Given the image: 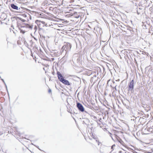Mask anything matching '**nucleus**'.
Returning a JSON list of instances; mask_svg holds the SVG:
<instances>
[{
    "instance_id": "obj_32",
    "label": "nucleus",
    "mask_w": 153,
    "mask_h": 153,
    "mask_svg": "<svg viewBox=\"0 0 153 153\" xmlns=\"http://www.w3.org/2000/svg\"><path fill=\"white\" fill-rule=\"evenodd\" d=\"M54 59H54V58H51V59H52V61H53V60H54Z\"/></svg>"
},
{
    "instance_id": "obj_44",
    "label": "nucleus",
    "mask_w": 153,
    "mask_h": 153,
    "mask_svg": "<svg viewBox=\"0 0 153 153\" xmlns=\"http://www.w3.org/2000/svg\"><path fill=\"white\" fill-rule=\"evenodd\" d=\"M101 120V118H100V120H99V121H100V120Z\"/></svg>"
},
{
    "instance_id": "obj_47",
    "label": "nucleus",
    "mask_w": 153,
    "mask_h": 153,
    "mask_svg": "<svg viewBox=\"0 0 153 153\" xmlns=\"http://www.w3.org/2000/svg\"><path fill=\"white\" fill-rule=\"evenodd\" d=\"M56 82L57 83V81L56 80Z\"/></svg>"
},
{
    "instance_id": "obj_12",
    "label": "nucleus",
    "mask_w": 153,
    "mask_h": 153,
    "mask_svg": "<svg viewBox=\"0 0 153 153\" xmlns=\"http://www.w3.org/2000/svg\"><path fill=\"white\" fill-rule=\"evenodd\" d=\"M13 18H15L16 20H17L18 19H19V20H21L22 22H25L26 21V20H25L24 19H23L22 18H21L19 17H17V16L15 17H13Z\"/></svg>"
},
{
    "instance_id": "obj_34",
    "label": "nucleus",
    "mask_w": 153,
    "mask_h": 153,
    "mask_svg": "<svg viewBox=\"0 0 153 153\" xmlns=\"http://www.w3.org/2000/svg\"><path fill=\"white\" fill-rule=\"evenodd\" d=\"M60 115L61 116H62V114L61 112V113H60Z\"/></svg>"
},
{
    "instance_id": "obj_13",
    "label": "nucleus",
    "mask_w": 153,
    "mask_h": 153,
    "mask_svg": "<svg viewBox=\"0 0 153 153\" xmlns=\"http://www.w3.org/2000/svg\"><path fill=\"white\" fill-rule=\"evenodd\" d=\"M53 52H52V55H53L54 56H57V52L56 50H54L53 51Z\"/></svg>"
},
{
    "instance_id": "obj_36",
    "label": "nucleus",
    "mask_w": 153,
    "mask_h": 153,
    "mask_svg": "<svg viewBox=\"0 0 153 153\" xmlns=\"http://www.w3.org/2000/svg\"><path fill=\"white\" fill-rule=\"evenodd\" d=\"M4 84L5 86L7 85L6 84V83H5V82H4Z\"/></svg>"
},
{
    "instance_id": "obj_19",
    "label": "nucleus",
    "mask_w": 153,
    "mask_h": 153,
    "mask_svg": "<svg viewBox=\"0 0 153 153\" xmlns=\"http://www.w3.org/2000/svg\"><path fill=\"white\" fill-rule=\"evenodd\" d=\"M80 58L79 57H78L76 59V61L77 62H79L80 61Z\"/></svg>"
},
{
    "instance_id": "obj_42",
    "label": "nucleus",
    "mask_w": 153,
    "mask_h": 153,
    "mask_svg": "<svg viewBox=\"0 0 153 153\" xmlns=\"http://www.w3.org/2000/svg\"><path fill=\"white\" fill-rule=\"evenodd\" d=\"M94 118L95 119V118H97V117H96L95 116H94Z\"/></svg>"
},
{
    "instance_id": "obj_30",
    "label": "nucleus",
    "mask_w": 153,
    "mask_h": 153,
    "mask_svg": "<svg viewBox=\"0 0 153 153\" xmlns=\"http://www.w3.org/2000/svg\"><path fill=\"white\" fill-rule=\"evenodd\" d=\"M146 153H152V152H146Z\"/></svg>"
},
{
    "instance_id": "obj_20",
    "label": "nucleus",
    "mask_w": 153,
    "mask_h": 153,
    "mask_svg": "<svg viewBox=\"0 0 153 153\" xmlns=\"http://www.w3.org/2000/svg\"><path fill=\"white\" fill-rule=\"evenodd\" d=\"M126 28H126V27H124V28H122L121 29V30L123 31H124L125 32H127V31L126 30Z\"/></svg>"
},
{
    "instance_id": "obj_10",
    "label": "nucleus",
    "mask_w": 153,
    "mask_h": 153,
    "mask_svg": "<svg viewBox=\"0 0 153 153\" xmlns=\"http://www.w3.org/2000/svg\"><path fill=\"white\" fill-rule=\"evenodd\" d=\"M142 26L143 29H147L150 27V25L149 24L146 23V24L144 23L143 25H142Z\"/></svg>"
},
{
    "instance_id": "obj_29",
    "label": "nucleus",
    "mask_w": 153,
    "mask_h": 153,
    "mask_svg": "<svg viewBox=\"0 0 153 153\" xmlns=\"http://www.w3.org/2000/svg\"><path fill=\"white\" fill-rule=\"evenodd\" d=\"M5 86V88H6V90H7L8 93V89H7V85H6Z\"/></svg>"
},
{
    "instance_id": "obj_18",
    "label": "nucleus",
    "mask_w": 153,
    "mask_h": 153,
    "mask_svg": "<svg viewBox=\"0 0 153 153\" xmlns=\"http://www.w3.org/2000/svg\"><path fill=\"white\" fill-rule=\"evenodd\" d=\"M119 26H120L122 28H123L124 27L127 28V26L125 25H124L123 24H122V25H119Z\"/></svg>"
},
{
    "instance_id": "obj_39",
    "label": "nucleus",
    "mask_w": 153,
    "mask_h": 153,
    "mask_svg": "<svg viewBox=\"0 0 153 153\" xmlns=\"http://www.w3.org/2000/svg\"><path fill=\"white\" fill-rule=\"evenodd\" d=\"M55 87H56V89H57V87H56V84H55Z\"/></svg>"
},
{
    "instance_id": "obj_43",
    "label": "nucleus",
    "mask_w": 153,
    "mask_h": 153,
    "mask_svg": "<svg viewBox=\"0 0 153 153\" xmlns=\"http://www.w3.org/2000/svg\"><path fill=\"white\" fill-rule=\"evenodd\" d=\"M10 10H11V11H13V10L11 9V8H10Z\"/></svg>"
},
{
    "instance_id": "obj_8",
    "label": "nucleus",
    "mask_w": 153,
    "mask_h": 153,
    "mask_svg": "<svg viewBox=\"0 0 153 153\" xmlns=\"http://www.w3.org/2000/svg\"><path fill=\"white\" fill-rule=\"evenodd\" d=\"M10 7L12 9L16 10H20V8H18V7L14 4L12 3L10 4Z\"/></svg>"
},
{
    "instance_id": "obj_25",
    "label": "nucleus",
    "mask_w": 153,
    "mask_h": 153,
    "mask_svg": "<svg viewBox=\"0 0 153 153\" xmlns=\"http://www.w3.org/2000/svg\"><path fill=\"white\" fill-rule=\"evenodd\" d=\"M51 92H52V91H51V90L50 89V88H49L48 90V92L49 93H51Z\"/></svg>"
},
{
    "instance_id": "obj_51",
    "label": "nucleus",
    "mask_w": 153,
    "mask_h": 153,
    "mask_svg": "<svg viewBox=\"0 0 153 153\" xmlns=\"http://www.w3.org/2000/svg\"><path fill=\"white\" fill-rule=\"evenodd\" d=\"M152 127L153 128V126H152ZM153 128H152V129Z\"/></svg>"
},
{
    "instance_id": "obj_31",
    "label": "nucleus",
    "mask_w": 153,
    "mask_h": 153,
    "mask_svg": "<svg viewBox=\"0 0 153 153\" xmlns=\"http://www.w3.org/2000/svg\"><path fill=\"white\" fill-rule=\"evenodd\" d=\"M137 14H140V13H139V12H138V10H137Z\"/></svg>"
},
{
    "instance_id": "obj_24",
    "label": "nucleus",
    "mask_w": 153,
    "mask_h": 153,
    "mask_svg": "<svg viewBox=\"0 0 153 153\" xmlns=\"http://www.w3.org/2000/svg\"><path fill=\"white\" fill-rule=\"evenodd\" d=\"M33 145L36 147V148H37L39 149L40 150L42 151V150L39 148V146H36L35 145Z\"/></svg>"
},
{
    "instance_id": "obj_7",
    "label": "nucleus",
    "mask_w": 153,
    "mask_h": 153,
    "mask_svg": "<svg viewBox=\"0 0 153 153\" xmlns=\"http://www.w3.org/2000/svg\"><path fill=\"white\" fill-rule=\"evenodd\" d=\"M65 78L64 74L60 73V72L58 71V79H59V81H60L63 79Z\"/></svg>"
},
{
    "instance_id": "obj_22",
    "label": "nucleus",
    "mask_w": 153,
    "mask_h": 153,
    "mask_svg": "<svg viewBox=\"0 0 153 153\" xmlns=\"http://www.w3.org/2000/svg\"><path fill=\"white\" fill-rule=\"evenodd\" d=\"M59 21H60V22H59V23H60V24H62L63 25V23H61V22H62V21L61 20H60ZM61 25V26H59V25H58V27H62L63 26V25Z\"/></svg>"
},
{
    "instance_id": "obj_11",
    "label": "nucleus",
    "mask_w": 153,
    "mask_h": 153,
    "mask_svg": "<svg viewBox=\"0 0 153 153\" xmlns=\"http://www.w3.org/2000/svg\"><path fill=\"white\" fill-rule=\"evenodd\" d=\"M40 22H41L42 24L44 25L45 24V22L44 21H41L40 20H36L35 21V23L37 24L38 25H40Z\"/></svg>"
},
{
    "instance_id": "obj_9",
    "label": "nucleus",
    "mask_w": 153,
    "mask_h": 153,
    "mask_svg": "<svg viewBox=\"0 0 153 153\" xmlns=\"http://www.w3.org/2000/svg\"><path fill=\"white\" fill-rule=\"evenodd\" d=\"M23 24L25 25L26 27L30 29H32L33 27V25H30L28 24L23 23Z\"/></svg>"
},
{
    "instance_id": "obj_40",
    "label": "nucleus",
    "mask_w": 153,
    "mask_h": 153,
    "mask_svg": "<svg viewBox=\"0 0 153 153\" xmlns=\"http://www.w3.org/2000/svg\"><path fill=\"white\" fill-rule=\"evenodd\" d=\"M120 81V79H118L117 80V81Z\"/></svg>"
},
{
    "instance_id": "obj_38",
    "label": "nucleus",
    "mask_w": 153,
    "mask_h": 153,
    "mask_svg": "<svg viewBox=\"0 0 153 153\" xmlns=\"http://www.w3.org/2000/svg\"><path fill=\"white\" fill-rule=\"evenodd\" d=\"M72 8H71V9H70V10H69V11H72Z\"/></svg>"
},
{
    "instance_id": "obj_46",
    "label": "nucleus",
    "mask_w": 153,
    "mask_h": 153,
    "mask_svg": "<svg viewBox=\"0 0 153 153\" xmlns=\"http://www.w3.org/2000/svg\"><path fill=\"white\" fill-rule=\"evenodd\" d=\"M139 9H140V10H141V9H142L140 8H139Z\"/></svg>"
},
{
    "instance_id": "obj_15",
    "label": "nucleus",
    "mask_w": 153,
    "mask_h": 153,
    "mask_svg": "<svg viewBox=\"0 0 153 153\" xmlns=\"http://www.w3.org/2000/svg\"><path fill=\"white\" fill-rule=\"evenodd\" d=\"M19 29L20 30L21 33L24 34L25 32V30H23L22 29H21V28H20V27H19Z\"/></svg>"
},
{
    "instance_id": "obj_27",
    "label": "nucleus",
    "mask_w": 153,
    "mask_h": 153,
    "mask_svg": "<svg viewBox=\"0 0 153 153\" xmlns=\"http://www.w3.org/2000/svg\"><path fill=\"white\" fill-rule=\"evenodd\" d=\"M37 26H35V27H34V29L35 30V32L36 31V30H37Z\"/></svg>"
},
{
    "instance_id": "obj_23",
    "label": "nucleus",
    "mask_w": 153,
    "mask_h": 153,
    "mask_svg": "<svg viewBox=\"0 0 153 153\" xmlns=\"http://www.w3.org/2000/svg\"><path fill=\"white\" fill-rule=\"evenodd\" d=\"M115 144H114L113 145H112L111 146V149H112L113 150H114V147H115Z\"/></svg>"
},
{
    "instance_id": "obj_48",
    "label": "nucleus",
    "mask_w": 153,
    "mask_h": 153,
    "mask_svg": "<svg viewBox=\"0 0 153 153\" xmlns=\"http://www.w3.org/2000/svg\"><path fill=\"white\" fill-rule=\"evenodd\" d=\"M32 145H34V144H33V143H32Z\"/></svg>"
},
{
    "instance_id": "obj_41",
    "label": "nucleus",
    "mask_w": 153,
    "mask_h": 153,
    "mask_svg": "<svg viewBox=\"0 0 153 153\" xmlns=\"http://www.w3.org/2000/svg\"><path fill=\"white\" fill-rule=\"evenodd\" d=\"M116 86H117V85H116V86L114 87V88L116 90Z\"/></svg>"
},
{
    "instance_id": "obj_5",
    "label": "nucleus",
    "mask_w": 153,
    "mask_h": 153,
    "mask_svg": "<svg viewBox=\"0 0 153 153\" xmlns=\"http://www.w3.org/2000/svg\"><path fill=\"white\" fill-rule=\"evenodd\" d=\"M76 107H77L78 110L80 112H85L87 113V112L85 111V108L79 102L76 103Z\"/></svg>"
},
{
    "instance_id": "obj_4",
    "label": "nucleus",
    "mask_w": 153,
    "mask_h": 153,
    "mask_svg": "<svg viewBox=\"0 0 153 153\" xmlns=\"http://www.w3.org/2000/svg\"><path fill=\"white\" fill-rule=\"evenodd\" d=\"M57 63L56 62H54L52 68V73L53 75L56 74L57 75Z\"/></svg>"
},
{
    "instance_id": "obj_14",
    "label": "nucleus",
    "mask_w": 153,
    "mask_h": 153,
    "mask_svg": "<svg viewBox=\"0 0 153 153\" xmlns=\"http://www.w3.org/2000/svg\"><path fill=\"white\" fill-rule=\"evenodd\" d=\"M149 32L150 33H152V34L153 33V26H152L151 25V26H150V27H149Z\"/></svg>"
},
{
    "instance_id": "obj_45",
    "label": "nucleus",
    "mask_w": 153,
    "mask_h": 153,
    "mask_svg": "<svg viewBox=\"0 0 153 153\" xmlns=\"http://www.w3.org/2000/svg\"><path fill=\"white\" fill-rule=\"evenodd\" d=\"M83 122L85 124V122H84V121H83Z\"/></svg>"
},
{
    "instance_id": "obj_3",
    "label": "nucleus",
    "mask_w": 153,
    "mask_h": 153,
    "mask_svg": "<svg viewBox=\"0 0 153 153\" xmlns=\"http://www.w3.org/2000/svg\"><path fill=\"white\" fill-rule=\"evenodd\" d=\"M134 80H132L128 83V91L132 92L134 91Z\"/></svg>"
},
{
    "instance_id": "obj_33",
    "label": "nucleus",
    "mask_w": 153,
    "mask_h": 153,
    "mask_svg": "<svg viewBox=\"0 0 153 153\" xmlns=\"http://www.w3.org/2000/svg\"><path fill=\"white\" fill-rule=\"evenodd\" d=\"M133 153H138L137 152H136V151H134L133 152Z\"/></svg>"
},
{
    "instance_id": "obj_26",
    "label": "nucleus",
    "mask_w": 153,
    "mask_h": 153,
    "mask_svg": "<svg viewBox=\"0 0 153 153\" xmlns=\"http://www.w3.org/2000/svg\"><path fill=\"white\" fill-rule=\"evenodd\" d=\"M54 41L55 42V44L56 45V43H57V39H56V38H55L54 40Z\"/></svg>"
},
{
    "instance_id": "obj_37",
    "label": "nucleus",
    "mask_w": 153,
    "mask_h": 153,
    "mask_svg": "<svg viewBox=\"0 0 153 153\" xmlns=\"http://www.w3.org/2000/svg\"><path fill=\"white\" fill-rule=\"evenodd\" d=\"M11 27H13V29H14V27H13V25H11Z\"/></svg>"
},
{
    "instance_id": "obj_49",
    "label": "nucleus",
    "mask_w": 153,
    "mask_h": 153,
    "mask_svg": "<svg viewBox=\"0 0 153 153\" xmlns=\"http://www.w3.org/2000/svg\"><path fill=\"white\" fill-rule=\"evenodd\" d=\"M58 30H60L59 29H58Z\"/></svg>"
},
{
    "instance_id": "obj_2",
    "label": "nucleus",
    "mask_w": 153,
    "mask_h": 153,
    "mask_svg": "<svg viewBox=\"0 0 153 153\" xmlns=\"http://www.w3.org/2000/svg\"><path fill=\"white\" fill-rule=\"evenodd\" d=\"M65 17V14L63 13L62 11L58 9V25H63L62 24H60L59 22H60L59 21L61 20L62 23L66 22L67 21H65L64 18Z\"/></svg>"
},
{
    "instance_id": "obj_1",
    "label": "nucleus",
    "mask_w": 153,
    "mask_h": 153,
    "mask_svg": "<svg viewBox=\"0 0 153 153\" xmlns=\"http://www.w3.org/2000/svg\"><path fill=\"white\" fill-rule=\"evenodd\" d=\"M71 45L70 43L68 42L66 43L62 47L59 54H62L64 52V53H66L68 51L71 50Z\"/></svg>"
},
{
    "instance_id": "obj_21",
    "label": "nucleus",
    "mask_w": 153,
    "mask_h": 153,
    "mask_svg": "<svg viewBox=\"0 0 153 153\" xmlns=\"http://www.w3.org/2000/svg\"><path fill=\"white\" fill-rule=\"evenodd\" d=\"M118 141L121 144H123L124 143V142L122 141V140L121 139H120Z\"/></svg>"
},
{
    "instance_id": "obj_28",
    "label": "nucleus",
    "mask_w": 153,
    "mask_h": 153,
    "mask_svg": "<svg viewBox=\"0 0 153 153\" xmlns=\"http://www.w3.org/2000/svg\"><path fill=\"white\" fill-rule=\"evenodd\" d=\"M0 78L1 79V80L2 81V82H5V81H4V79H2L1 78V76H0Z\"/></svg>"
},
{
    "instance_id": "obj_50",
    "label": "nucleus",
    "mask_w": 153,
    "mask_h": 153,
    "mask_svg": "<svg viewBox=\"0 0 153 153\" xmlns=\"http://www.w3.org/2000/svg\"><path fill=\"white\" fill-rule=\"evenodd\" d=\"M74 59V58H73V59H72V60H73Z\"/></svg>"
},
{
    "instance_id": "obj_17",
    "label": "nucleus",
    "mask_w": 153,
    "mask_h": 153,
    "mask_svg": "<svg viewBox=\"0 0 153 153\" xmlns=\"http://www.w3.org/2000/svg\"><path fill=\"white\" fill-rule=\"evenodd\" d=\"M17 26H18V27H19H19H20V28H24V27H26L25 25H20L19 24V23H18L17 24Z\"/></svg>"
},
{
    "instance_id": "obj_16",
    "label": "nucleus",
    "mask_w": 153,
    "mask_h": 153,
    "mask_svg": "<svg viewBox=\"0 0 153 153\" xmlns=\"http://www.w3.org/2000/svg\"><path fill=\"white\" fill-rule=\"evenodd\" d=\"M129 30L131 32V31H132V29L131 27H129V26H127V27L126 28V30Z\"/></svg>"
},
{
    "instance_id": "obj_35",
    "label": "nucleus",
    "mask_w": 153,
    "mask_h": 153,
    "mask_svg": "<svg viewBox=\"0 0 153 153\" xmlns=\"http://www.w3.org/2000/svg\"><path fill=\"white\" fill-rule=\"evenodd\" d=\"M122 152V151H119V153H121Z\"/></svg>"
},
{
    "instance_id": "obj_6",
    "label": "nucleus",
    "mask_w": 153,
    "mask_h": 153,
    "mask_svg": "<svg viewBox=\"0 0 153 153\" xmlns=\"http://www.w3.org/2000/svg\"><path fill=\"white\" fill-rule=\"evenodd\" d=\"M60 81L65 85L69 86L71 84V83H70L68 80L65 79V78L63 79Z\"/></svg>"
}]
</instances>
